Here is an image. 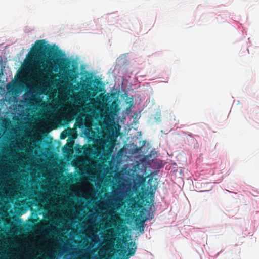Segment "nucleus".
<instances>
[{
    "label": "nucleus",
    "mask_w": 259,
    "mask_h": 259,
    "mask_svg": "<svg viewBox=\"0 0 259 259\" xmlns=\"http://www.w3.org/2000/svg\"><path fill=\"white\" fill-rule=\"evenodd\" d=\"M136 227L137 229L139 230L140 232H141V233H143L144 226L143 221H141L139 223L136 222Z\"/></svg>",
    "instance_id": "4"
},
{
    "label": "nucleus",
    "mask_w": 259,
    "mask_h": 259,
    "mask_svg": "<svg viewBox=\"0 0 259 259\" xmlns=\"http://www.w3.org/2000/svg\"><path fill=\"white\" fill-rule=\"evenodd\" d=\"M118 110L119 108L118 105L115 102H112L110 106L107 109V111L111 114H115L116 112H118Z\"/></svg>",
    "instance_id": "3"
},
{
    "label": "nucleus",
    "mask_w": 259,
    "mask_h": 259,
    "mask_svg": "<svg viewBox=\"0 0 259 259\" xmlns=\"http://www.w3.org/2000/svg\"><path fill=\"white\" fill-rule=\"evenodd\" d=\"M66 137V134L64 135H63V133H61V136H60L61 139H64Z\"/></svg>",
    "instance_id": "7"
},
{
    "label": "nucleus",
    "mask_w": 259,
    "mask_h": 259,
    "mask_svg": "<svg viewBox=\"0 0 259 259\" xmlns=\"http://www.w3.org/2000/svg\"><path fill=\"white\" fill-rule=\"evenodd\" d=\"M54 53L53 48L50 45H46L45 39L38 40L35 42L31 49L28 61L30 63L38 61L42 63L43 67L49 69L52 60L50 57Z\"/></svg>",
    "instance_id": "1"
},
{
    "label": "nucleus",
    "mask_w": 259,
    "mask_h": 259,
    "mask_svg": "<svg viewBox=\"0 0 259 259\" xmlns=\"http://www.w3.org/2000/svg\"><path fill=\"white\" fill-rule=\"evenodd\" d=\"M109 243L113 245L114 244V241H110Z\"/></svg>",
    "instance_id": "8"
},
{
    "label": "nucleus",
    "mask_w": 259,
    "mask_h": 259,
    "mask_svg": "<svg viewBox=\"0 0 259 259\" xmlns=\"http://www.w3.org/2000/svg\"><path fill=\"white\" fill-rule=\"evenodd\" d=\"M91 150L89 147H85L83 148V153L85 155L89 154L90 153Z\"/></svg>",
    "instance_id": "5"
},
{
    "label": "nucleus",
    "mask_w": 259,
    "mask_h": 259,
    "mask_svg": "<svg viewBox=\"0 0 259 259\" xmlns=\"http://www.w3.org/2000/svg\"><path fill=\"white\" fill-rule=\"evenodd\" d=\"M154 118L157 122H160L161 121L160 115L159 114H156Z\"/></svg>",
    "instance_id": "6"
},
{
    "label": "nucleus",
    "mask_w": 259,
    "mask_h": 259,
    "mask_svg": "<svg viewBox=\"0 0 259 259\" xmlns=\"http://www.w3.org/2000/svg\"><path fill=\"white\" fill-rule=\"evenodd\" d=\"M10 140L9 133L4 131L0 136V152L2 154L8 155L10 153V147L8 145Z\"/></svg>",
    "instance_id": "2"
},
{
    "label": "nucleus",
    "mask_w": 259,
    "mask_h": 259,
    "mask_svg": "<svg viewBox=\"0 0 259 259\" xmlns=\"http://www.w3.org/2000/svg\"><path fill=\"white\" fill-rule=\"evenodd\" d=\"M107 138L108 139H109V135H108L107 136Z\"/></svg>",
    "instance_id": "9"
}]
</instances>
